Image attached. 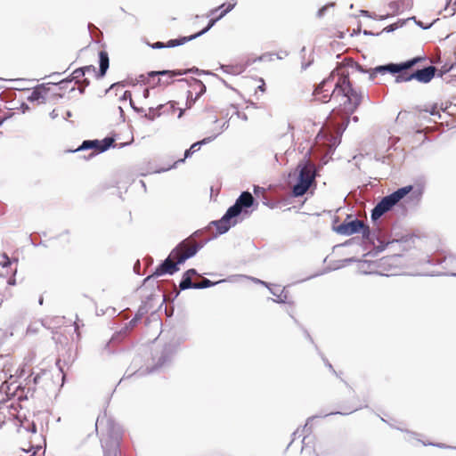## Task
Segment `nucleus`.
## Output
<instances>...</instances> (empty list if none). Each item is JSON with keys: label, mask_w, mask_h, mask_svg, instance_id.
<instances>
[{"label": "nucleus", "mask_w": 456, "mask_h": 456, "mask_svg": "<svg viewBox=\"0 0 456 456\" xmlns=\"http://www.w3.org/2000/svg\"><path fill=\"white\" fill-rule=\"evenodd\" d=\"M349 69L362 70L358 64H352L350 67L339 65L314 91L315 99L322 102H328L331 98H342L343 110L333 111L329 118L330 125L334 126L338 134L345 131L349 124L350 115L356 110L362 99V92L354 89L351 84Z\"/></svg>", "instance_id": "nucleus-1"}, {"label": "nucleus", "mask_w": 456, "mask_h": 456, "mask_svg": "<svg viewBox=\"0 0 456 456\" xmlns=\"http://www.w3.org/2000/svg\"><path fill=\"white\" fill-rule=\"evenodd\" d=\"M199 248V244L192 237L183 240L170 252L168 257L156 268L152 276L159 277L166 273L173 274L176 273L179 270L177 265L193 256Z\"/></svg>", "instance_id": "nucleus-2"}, {"label": "nucleus", "mask_w": 456, "mask_h": 456, "mask_svg": "<svg viewBox=\"0 0 456 456\" xmlns=\"http://www.w3.org/2000/svg\"><path fill=\"white\" fill-rule=\"evenodd\" d=\"M236 4H237L236 0H230L226 3H224L223 4L219 5L218 7L212 9L209 12L208 16H214L218 12H220V13L218 15H216V17H213L209 20L208 26L198 33H195L189 37H183L178 39L169 40L167 44H164L162 42H157V43L152 44L151 46L155 49H159V48H164V47H175V46L183 45V44L200 37V35L206 33L210 28H212L214 26V24L218 20L222 19L226 13L231 12L235 7Z\"/></svg>", "instance_id": "nucleus-3"}, {"label": "nucleus", "mask_w": 456, "mask_h": 456, "mask_svg": "<svg viewBox=\"0 0 456 456\" xmlns=\"http://www.w3.org/2000/svg\"><path fill=\"white\" fill-rule=\"evenodd\" d=\"M254 203V198L248 191L242 192L236 200L233 206L230 207L224 216L218 221L212 224L216 227L219 233H224L231 227V219L238 216L243 208H249Z\"/></svg>", "instance_id": "nucleus-4"}, {"label": "nucleus", "mask_w": 456, "mask_h": 456, "mask_svg": "<svg viewBox=\"0 0 456 456\" xmlns=\"http://www.w3.org/2000/svg\"><path fill=\"white\" fill-rule=\"evenodd\" d=\"M419 60V58H414L401 64H388L376 67L370 74V79L373 80L377 73L384 74L389 71L391 73H397L395 77V82L397 83L410 81L414 79V77H411V73L408 72V69L414 66Z\"/></svg>", "instance_id": "nucleus-5"}, {"label": "nucleus", "mask_w": 456, "mask_h": 456, "mask_svg": "<svg viewBox=\"0 0 456 456\" xmlns=\"http://www.w3.org/2000/svg\"><path fill=\"white\" fill-rule=\"evenodd\" d=\"M412 190L413 187L411 185H408L402 187L390 195L384 197L373 208L371 212V219L373 221L378 220L385 213L391 210L394 206H395L407 194L412 191Z\"/></svg>", "instance_id": "nucleus-6"}, {"label": "nucleus", "mask_w": 456, "mask_h": 456, "mask_svg": "<svg viewBox=\"0 0 456 456\" xmlns=\"http://www.w3.org/2000/svg\"><path fill=\"white\" fill-rule=\"evenodd\" d=\"M299 175L297 183L293 186V194L297 197L303 196L309 190L315 179V166L309 160L298 165Z\"/></svg>", "instance_id": "nucleus-7"}, {"label": "nucleus", "mask_w": 456, "mask_h": 456, "mask_svg": "<svg viewBox=\"0 0 456 456\" xmlns=\"http://www.w3.org/2000/svg\"><path fill=\"white\" fill-rule=\"evenodd\" d=\"M68 82L69 81H61L58 84H47L37 86L28 96V100L30 102H37V103H45L54 95L59 94L58 91Z\"/></svg>", "instance_id": "nucleus-8"}, {"label": "nucleus", "mask_w": 456, "mask_h": 456, "mask_svg": "<svg viewBox=\"0 0 456 456\" xmlns=\"http://www.w3.org/2000/svg\"><path fill=\"white\" fill-rule=\"evenodd\" d=\"M334 231L341 235H353L355 233H362V238L368 239L370 236V229L363 221L355 219L350 222H344L341 224L334 227Z\"/></svg>", "instance_id": "nucleus-9"}, {"label": "nucleus", "mask_w": 456, "mask_h": 456, "mask_svg": "<svg viewBox=\"0 0 456 456\" xmlns=\"http://www.w3.org/2000/svg\"><path fill=\"white\" fill-rule=\"evenodd\" d=\"M115 139L112 137H106L103 140H87L84 141L82 144L77 148L76 150L72 151H85V150H94V152H92L89 157H93L95 154L107 151L114 142Z\"/></svg>", "instance_id": "nucleus-10"}, {"label": "nucleus", "mask_w": 456, "mask_h": 456, "mask_svg": "<svg viewBox=\"0 0 456 456\" xmlns=\"http://www.w3.org/2000/svg\"><path fill=\"white\" fill-rule=\"evenodd\" d=\"M341 410L344 413H351L359 409L363 405V403L355 395L354 391L349 387H346L343 393V397L340 401Z\"/></svg>", "instance_id": "nucleus-11"}, {"label": "nucleus", "mask_w": 456, "mask_h": 456, "mask_svg": "<svg viewBox=\"0 0 456 456\" xmlns=\"http://www.w3.org/2000/svg\"><path fill=\"white\" fill-rule=\"evenodd\" d=\"M183 72L179 71H171V70H161V71H151L148 73L150 77H152L153 80L151 82L153 86H168L174 80L175 76L182 75Z\"/></svg>", "instance_id": "nucleus-12"}, {"label": "nucleus", "mask_w": 456, "mask_h": 456, "mask_svg": "<svg viewBox=\"0 0 456 456\" xmlns=\"http://www.w3.org/2000/svg\"><path fill=\"white\" fill-rule=\"evenodd\" d=\"M206 92V86L202 81L193 79L190 84V89L187 92V105L188 108L191 107L198 98H200Z\"/></svg>", "instance_id": "nucleus-13"}, {"label": "nucleus", "mask_w": 456, "mask_h": 456, "mask_svg": "<svg viewBox=\"0 0 456 456\" xmlns=\"http://www.w3.org/2000/svg\"><path fill=\"white\" fill-rule=\"evenodd\" d=\"M4 262L0 263V277L7 278L8 285H15V273L17 272L16 266L12 267V261L6 254L3 255Z\"/></svg>", "instance_id": "nucleus-14"}, {"label": "nucleus", "mask_w": 456, "mask_h": 456, "mask_svg": "<svg viewBox=\"0 0 456 456\" xmlns=\"http://www.w3.org/2000/svg\"><path fill=\"white\" fill-rule=\"evenodd\" d=\"M436 70L434 66H429L411 72V77L419 82L428 83L434 77Z\"/></svg>", "instance_id": "nucleus-15"}, {"label": "nucleus", "mask_w": 456, "mask_h": 456, "mask_svg": "<svg viewBox=\"0 0 456 456\" xmlns=\"http://www.w3.org/2000/svg\"><path fill=\"white\" fill-rule=\"evenodd\" d=\"M102 445L104 449V456H118V442L117 438H110L104 440L101 439Z\"/></svg>", "instance_id": "nucleus-16"}, {"label": "nucleus", "mask_w": 456, "mask_h": 456, "mask_svg": "<svg viewBox=\"0 0 456 456\" xmlns=\"http://www.w3.org/2000/svg\"><path fill=\"white\" fill-rule=\"evenodd\" d=\"M72 79L68 80L69 82L62 86V88H65L66 86L71 83L72 80H75L76 83H82L84 86H88L90 84V79L86 77V72L84 70V67L75 69L71 74Z\"/></svg>", "instance_id": "nucleus-17"}, {"label": "nucleus", "mask_w": 456, "mask_h": 456, "mask_svg": "<svg viewBox=\"0 0 456 456\" xmlns=\"http://www.w3.org/2000/svg\"><path fill=\"white\" fill-rule=\"evenodd\" d=\"M159 110L162 112V115H173L176 111H178V118H181L183 114V110L176 106L175 102H168L164 104H159Z\"/></svg>", "instance_id": "nucleus-18"}, {"label": "nucleus", "mask_w": 456, "mask_h": 456, "mask_svg": "<svg viewBox=\"0 0 456 456\" xmlns=\"http://www.w3.org/2000/svg\"><path fill=\"white\" fill-rule=\"evenodd\" d=\"M210 141H211V138L208 137V138H204L201 141L194 142L188 150L185 151L183 159L177 160L175 163L183 162L185 159L191 157L193 153L200 151L202 144H206V143L209 142Z\"/></svg>", "instance_id": "nucleus-19"}, {"label": "nucleus", "mask_w": 456, "mask_h": 456, "mask_svg": "<svg viewBox=\"0 0 456 456\" xmlns=\"http://www.w3.org/2000/svg\"><path fill=\"white\" fill-rule=\"evenodd\" d=\"M99 62H100V69H99V76L103 77L109 68V54L106 51H101L99 53Z\"/></svg>", "instance_id": "nucleus-20"}, {"label": "nucleus", "mask_w": 456, "mask_h": 456, "mask_svg": "<svg viewBox=\"0 0 456 456\" xmlns=\"http://www.w3.org/2000/svg\"><path fill=\"white\" fill-rule=\"evenodd\" d=\"M387 246L390 248L398 249L402 252L407 251L411 248V243L409 240H395L389 242Z\"/></svg>", "instance_id": "nucleus-21"}, {"label": "nucleus", "mask_w": 456, "mask_h": 456, "mask_svg": "<svg viewBox=\"0 0 456 456\" xmlns=\"http://www.w3.org/2000/svg\"><path fill=\"white\" fill-rule=\"evenodd\" d=\"M402 256V254H394L393 256L383 257V264L387 265H395V267L401 266L403 265V262L401 261Z\"/></svg>", "instance_id": "nucleus-22"}, {"label": "nucleus", "mask_w": 456, "mask_h": 456, "mask_svg": "<svg viewBox=\"0 0 456 456\" xmlns=\"http://www.w3.org/2000/svg\"><path fill=\"white\" fill-rule=\"evenodd\" d=\"M13 114L14 113L12 111V110L6 108L5 106H2L0 103V126L4 121L11 118Z\"/></svg>", "instance_id": "nucleus-23"}, {"label": "nucleus", "mask_w": 456, "mask_h": 456, "mask_svg": "<svg viewBox=\"0 0 456 456\" xmlns=\"http://www.w3.org/2000/svg\"><path fill=\"white\" fill-rule=\"evenodd\" d=\"M195 284H196V282L191 281V276H186L183 274V280L181 281L179 287H180V289L184 290V289H187L190 288L194 289Z\"/></svg>", "instance_id": "nucleus-24"}, {"label": "nucleus", "mask_w": 456, "mask_h": 456, "mask_svg": "<svg viewBox=\"0 0 456 456\" xmlns=\"http://www.w3.org/2000/svg\"><path fill=\"white\" fill-rule=\"evenodd\" d=\"M160 116H162V112L159 110V105L157 108H150L148 113L146 114V117L151 120H153Z\"/></svg>", "instance_id": "nucleus-25"}, {"label": "nucleus", "mask_w": 456, "mask_h": 456, "mask_svg": "<svg viewBox=\"0 0 456 456\" xmlns=\"http://www.w3.org/2000/svg\"><path fill=\"white\" fill-rule=\"evenodd\" d=\"M84 70L86 72V77H88L89 78L90 77H101L99 76V71L97 72L95 67L93 65L85 66Z\"/></svg>", "instance_id": "nucleus-26"}, {"label": "nucleus", "mask_w": 456, "mask_h": 456, "mask_svg": "<svg viewBox=\"0 0 456 456\" xmlns=\"http://www.w3.org/2000/svg\"><path fill=\"white\" fill-rule=\"evenodd\" d=\"M244 70V67L242 65L236 66H226L225 71L232 74H240Z\"/></svg>", "instance_id": "nucleus-27"}, {"label": "nucleus", "mask_w": 456, "mask_h": 456, "mask_svg": "<svg viewBox=\"0 0 456 456\" xmlns=\"http://www.w3.org/2000/svg\"><path fill=\"white\" fill-rule=\"evenodd\" d=\"M214 285V282L208 279H203L200 282H196L194 289H205Z\"/></svg>", "instance_id": "nucleus-28"}, {"label": "nucleus", "mask_w": 456, "mask_h": 456, "mask_svg": "<svg viewBox=\"0 0 456 456\" xmlns=\"http://www.w3.org/2000/svg\"><path fill=\"white\" fill-rule=\"evenodd\" d=\"M7 408L4 405L0 404V428L4 424L6 416L5 411Z\"/></svg>", "instance_id": "nucleus-29"}, {"label": "nucleus", "mask_w": 456, "mask_h": 456, "mask_svg": "<svg viewBox=\"0 0 456 456\" xmlns=\"http://www.w3.org/2000/svg\"><path fill=\"white\" fill-rule=\"evenodd\" d=\"M425 112H428L430 115L432 116H439L440 117V113H439V110H437V107L435 105V106H432L430 109H425L423 110Z\"/></svg>", "instance_id": "nucleus-30"}, {"label": "nucleus", "mask_w": 456, "mask_h": 456, "mask_svg": "<svg viewBox=\"0 0 456 456\" xmlns=\"http://www.w3.org/2000/svg\"><path fill=\"white\" fill-rule=\"evenodd\" d=\"M104 421H108L106 417L97 418L95 422V430L98 432L99 427L103 424Z\"/></svg>", "instance_id": "nucleus-31"}, {"label": "nucleus", "mask_w": 456, "mask_h": 456, "mask_svg": "<svg viewBox=\"0 0 456 456\" xmlns=\"http://www.w3.org/2000/svg\"><path fill=\"white\" fill-rule=\"evenodd\" d=\"M260 85L257 86V90H259L261 93L265 92V83L263 79L259 80Z\"/></svg>", "instance_id": "nucleus-32"}, {"label": "nucleus", "mask_w": 456, "mask_h": 456, "mask_svg": "<svg viewBox=\"0 0 456 456\" xmlns=\"http://www.w3.org/2000/svg\"><path fill=\"white\" fill-rule=\"evenodd\" d=\"M183 274L186 276H191V278L193 275L197 274V272L195 269H189Z\"/></svg>", "instance_id": "nucleus-33"}, {"label": "nucleus", "mask_w": 456, "mask_h": 456, "mask_svg": "<svg viewBox=\"0 0 456 456\" xmlns=\"http://www.w3.org/2000/svg\"><path fill=\"white\" fill-rule=\"evenodd\" d=\"M50 116L52 118H55L59 116V113L56 110H53L51 113H50Z\"/></svg>", "instance_id": "nucleus-34"}, {"label": "nucleus", "mask_w": 456, "mask_h": 456, "mask_svg": "<svg viewBox=\"0 0 456 456\" xmlns=\"http://www.w3.org/2000/svg\"><path fill=\"white\" fill-rule=\"evenodd\" d=\"M126 94L131 95L130 92H128V91H126V92H125V94H124V97H126Z\"/></svg>", "instance_id": "nucleus-35"}, {"label": "nucleus", "mask_w": 456, "mask_h": 456, "mask_svg": "<svg viewBox=\"0 0 456 456\" xmlns=\"http://www.w3.org/2000/svg\"><path fill=\"white\" fill-rule=\"evenodd\" d=\"M420 195H421V191L418 190V196H420Z\"/></svg>", "instance_id": "nucleus-36"}, {"label": "nucleus", "mask_w": 456, "mask_h": 456, "mask_svg": "<svg viewBox=\"0 0 456 456\" xmlns=\"http://www.w3.org/2000/svg\"><path fill=\"white\" fill-rule=\"evenodd\" d=\"M75 325H76V330L77 331L78 326H77V322H75Z\"/></svg>", "instance_id": "nucleus-37"}, {"label": "nucleus", "mask_w": 456, "mask_h": 456, "mask_svg": "<svg viewBox=\"0 0 456 456\" xmlns=\"http://www.w3.org/2000/svg\"><path fill=\"white\" fill-rule=\"evenodd\" d=\"M452 0H447V5L451 4Z\"/></svg>", "instance_id": "nucleus-38"}]
</instances>
